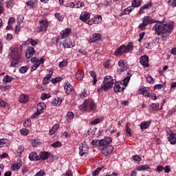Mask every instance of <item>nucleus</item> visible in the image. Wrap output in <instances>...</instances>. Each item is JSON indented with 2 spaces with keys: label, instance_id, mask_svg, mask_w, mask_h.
I'll list each match as a JSON object with an SVG mask.
<instances>
[{
  "label": "nucleus",
  "instance_id": "1",
  "mask_svg": "<svg viewBox=\"0 0 176 176\" xmlns=\"http://www.w3.org/2000/svg\"><path fill=\"white\" fill-rule=\"evenodd\" d=\"M154 27L152 28V31L155 32L156 35H166L172 32L174 25L171 23H164L163 21H156Z\"/></svg>",
  "mask_w": 176,
  "mask_h": 176
},
{
  "label": "nucleus",
  "instance_id": "2",
  "mask_svg": "<svg viewBox=\"0 0 176 176\" xmlns=\"http://www.w3.org/2000/svg\"><path fill=\"white\" fill-rule=\"evenodd\" d=\"M114 83L115 80L113 79V77L111 76H106L102 83L101 87L97 90L98 93H102V90L104 91H108L109 89H112V87H113Z\"/></svg>",
  "mask_w": 176,
  "mask_h": 176
},
{
  "label": "nucleus",
  "instance_id": "3",
  "mask_svg": "<svg viewBox=\"0 0 176 176\" xmlns=\"http://www.w3.org/2000/svg\"><path fill=\"white\" fill-rule=\"evenodd\" d=\"M80 111H87V112H91L97 109V105L91 99L86 100L82 104L78 106Z\"/></svg>",
  "mask_w": 176,
  "mask_h": 176
},
{
  "label": "nucleus",
  "instance_id": "4",
  "mask_svg": "<svg viewBox=\"0 0 176 176\" xmlns=\"http://www.w3.org/2000/svg\"><path fill=\"white\" fill-rule=\"evenodd\" d=\"M10 57L12 59L10 67L17 68L19 67V61H20L21 54L19 48H14L11 50Z\"/></svg>",
  "mask_w": 176,
  "mask_h": 176
},
{
  "label": "nucleus",
  "instance_id": "5",
  "mask_svg": "<svg viewBox=\"0 0 176 176\" xmlns=\"http://www.w3.org/2000/svg\"><path fill=\"white\" fill-rule=\"evenodd\" d=\"M142 23H140L138 26L140 30H144L146 28V26L151 24H155L156 23V20L153 19L152 17L149 16H145L142 19Z\"/></svg>",
  "mask_w": 176,
  "mask_h": 176
},
{
  "label": "nucleus",
  "instance_id": "6",
  "mask_svg": "<svg viewBox=\"0 0 176 176\" xmlns=\"http://www.w3.org/2000/svg\"><path fill=\"white\" fill-rule=\"evenodd\" d=\"M46 108V104L43 102H40L37 105V111L32 116V119H35L37 116H39L41 113H43V109Z\"/></svg>",
  "mask_w": 176,
  "mask_h": 176
},
{
  "label": "nucleus",
  "instance_id": "7",
  "mask_svg": "<svg viewBox=\"0 0 176 176\" xmlns=\"http://www.w3.org/2000/svg\"><path fill=\"white\" fill-rule=\"evenodd\" d=\"M39 32H43L44 31L46 32L47 30V27H49V21H47V19H43L41 21H39Z\"/></svg>",
  "mask_w": 176,
  "mask_h": 176
},
{
  "label": "nucleus",
  "instance_id": "8",
  "mask_svg": "<svg viewBox=\"0 0 176 176\" xmlns=\"http://www.w3.org/2000/svg\"><path fill=\"white\" fill-rule=\"evenodd\" d=\"M87 152H89V146L86 142H84L79 146V155L80 156H85Z\"/></svg>",
  "mask_w": 176,
  "mask_h": 176
},
{
  "label": "nucleus",
  "instance_id": "9",
  "mask_svg": "<svg viewBox=\"0 0 176 176\" xmlns=\"http://www.w3.org/2000/svg\"><path fill=\"white\" fill-rule=\"evenodd\" d=\"M168 140L171 145L176 144V134L171 131H167Z\"/></svg>",
  "mask_w": 176,
  "mask_h": 176
},
{
  "label": "nucleus",
  "instance_id": "10",
  "mask_svg": "<svg viewBox=\"0 0 176 176\" xmlns=\"http://www.w3.org/2000/svg\"><path fill=\"white\" fill-rule=\"evenodd\" d=\"M112 142V138H104L102 140H99L98 146H102V148H105L109 144Z\"/></svg>",
  "mask_w": 176,
  "mask_h": 176
},
{
  "label": "nucleus",
  "instance_id": "11",
  "mask_svg": "<svg viewBox=\"0 0 176 176\" xmlns=\"http://www.w3.org/2000/svg\"><path fill=\"white\" fill-rule=\"evenodd\" d=\"M140 63L144 68H148V67H149V57H148L146 55L141 56Z\"/></svg>",
  "mask_w": 176,
  "mask_h": 176
},
{
  "label": "nucleus",
  "instance_id": "12",
  "mask_svg": "<svg viewBox=\"0 0 176 176\" xmlns=\"http://www.w3.org/2000/svg\"><path fill=\"white\" fill-rule=\"evenodd\" d=\"M80 20L84 23H86L87 24H89L91 20L90 14H89L87 12H82L80 15Z\"/></svg>",
  "mask_w": 176,
  "mask_h": 176
},
{
  "label": "nucleus",
  "instance_id": "13",
  "mask_svg": "<svg viewBox=\"0 0 176 176\" xmlns=\"http://www.w3.org/2000/svg\"><path fill=\"white\" fill-rule=\"evenodd\" d=\"M124 89H126V87L122 82H115L113 87L114 93H120V91H123Z\"/></svg>",
  "mask_w": 176,
  "mask_h": 176
},
{
  "label": "nucleus",
  "instance_id": "14",
  "mask_svg": "<svg viewBox=\"0 0 176 176\" xmlns=\"http://www.w3.org/2000/svg\"><path fill=\"white\" fill-rule=\"evenodd\" d=\"M124 53H127V51L126 50V45H122L116 50L115 56H122Z\"/></svg>",
  "mask_w": 176,
  "mask_h": 176
},
{
  "label": "nucleus",
  "instance_id": "15",
  "mask_svg": "<svg viewBox=\"0 0 176 176\" xmlns=\"http://www.w3.org/2000/svg\"><path fill=\"white\" fill-rule=\"evenodd\" d=\"M111 152H113V146L109 145L106 146V147L103 148L101 151V153L104 156H108Z\"/></svg>",
  "mask_w": 176,
  "mask_h": 176
},
{
  "label": "nucleus",
  "instance_id": "16",
  "mask_svg": "<svg viewBox=\"0 0 176 176\" xmlns=\"http://www.w3.org/2000/svg\"><path fill=\"white\" fill-rule=\"evenodd\" d=\"M102 21V17L100 15H98L94 18H91L89 22V25H93V24H99Z\"/></svg>",
  "mask_w": 176,
  "mask_h": 176
},
{
  "label": "nucleus",
  "instance_id": "17",
  "mask_svg": "<svg viewBox=\"0 0 176 176\" xmlns=\"http://www.w3.org/2000/svg\"><path fill=\"white\" fill-rule=\"evenodd\" d=\"M74 46H75V45L69 38H66L63 43V47H64V49H69L74 47Z\"/></svg>",
  "mask_w": 176,
  "mask_h": 176
},
{
  "label": "nucleus",
  "instance_id": "18",
  "mask_svg": "<svg viewBox=\"0 0 176 176\" xmlns=\"http://www.w3.org/2000/svg\"><path fill=\"white\" fill-rule=\"evenodd\" d=\"M64 89L66 94H72L74 93V87L69 82L65 84Z\"/></svg>",
  "mask_w": 176,
  "mask_h": 176
},
{
  "label": "nucleus",
  "instance_id": "19",
  "mask_svg": "<svg viewBox=\"0 0 176 176\" xmlns=\"http://www.w3.org/2000/svg\"><path fill=\"white\" fill-rule=\"evenodd\" d=\"M34 54H35V49H34L32 47H28L25 54L26 58L29 60V58H31Z\"/></svg>",
  "mask_w": 176,
  "mask_h": 176
},
{
  "label": "nucleus",
  "instance_id": "20",
  "mask_svg": "<svg viewBox=\"0 0 176 176\" xmlns=\"http://www.w3.org/2000/svg\"><path fill=\"white\" fill-rule=\"evenodd\" d=\"M118 69L120 72H124V71H127V65L124 63V60H120L118 62Z\"/></svg>",
  "mask_w": 176,
  "mask_h": 176
},
{
  "label": "nucleus",
  "instance_id": "21",
  "mask_svg": "<svg viewBox=\"0 0 176 176\" xmlns=\"http://www.w3.org/2000/svg\"><path fill=\"white\" fill-rule=\"evenodd\" d=\"M31 61L33 63L34 65L32 66L31 71H35L39 67V59L36 57H33L31 58Z\"/></svg>",
  "mask_w": 176,
  "mask_h": 176
},
{
  "label": "nucleus",
  "instance_id": "22",
  "mask_svg": "<svg viewBox=\"0 0 176 176\" xmlns=\"http://www.w3.org/2000/svg\"><path fill=\"white\" fill-rule=\"evenodd\" d=\"M71 35V29L66 28L60 32V38L61 39H65L67 36Z\"/></svg>",
  "mask_w": 176,
  "mask_h": 176
},
{
  "label": "nucleus",
  "instance_id": "23",
  "mask_svg": "<svg viewBox=\"0 0 176 176\" xmlns=\"http://www.w3.org/2000/svg\"><path fill=\"white\" fill-rule=\"evenodd\" d=\"M30 100V96L27 94H22L19 97V101L21 104H25Z\"/></svg>",
  "mask_w": 176,
  "mask_h": 176
},
{
  "label": "nucleus",
  "instance_id": "24",
  "mask_svg": "<svg viewBox=\"0 0 176 176\" xmlns=\"http://www.w3.org/2000/svg\"><path fill=\"white\" fill-rule=\"evenodd\" d=\"M29 159L31 162H38L40 160L39 155L35 152H32L29 154Z\"/></svg>",
  "mask_w": 176,
  "mask_h": 176
},
{
  "label": "nucleus",
  "instance_id": "25",
  "mask_svg": "<svg viewBox=\"0 0 176 176\" xmlns=\"http://www.w3.org/2000/svg\"><path fill=\"white\" fill-rule=\"evenodd\" d=\"M139 94H142L144 97H149L151 96V93L149 92V89L143 87L140 89L138 91Z\"/></svg>",
  "mask_w": 176,
  "mask_h": 176
},
{
  "label": "nucleus",
  "instance_id": "26",
  "mask_svg": "<svg viewBox=\"0 0 176 176\" xmlns=\"http://www.w3.org/2000/svg\"><path fill=\"white\" fill-rule=\"evenodd\" d=\"M101 39V34L95 33L93 34L92 38L89 40V43H94V42H97V41H100Z\"/></svg>",
  "mask_w": 176,
  "mask_h": 176
},
{
  "label": "nucleus",
  "instance_id": "27",
  "mask_svg": "<svg viewBox=\"0 0 176 176\" xmlns=\"http://www.w3.org/2000/svg\"><path fill=\"white\" fill-rule=\"evenodd\" d=\"M49 156H50V154L47 151H41L38 155V157H40V160H47V159L49 158Z\"/></svg>",
  "mask_w": 176,
  "mask_h": 176
},
{
  "label": "nucleus",
  "instance_id": "28",
  "mask_svg": "<svg viewBox=\"0 0 176 176\" xmlns=\"http://www.w3.org/2000/svg\"><path fill=\"white\" fill-rule=\"evenodd\" d=\"M134 10V8L133 6H129L125 8L124 10H122L120 16H125L126 14H130L131 12Z\"/></svg>",
  "mask_w": 176,
  "mask_h": 176
},
{
  "label": "nucleus",
  "instance_id": "29",
  "mask_svg": "<svg viewBox=\"0 0 176 176\" xmlns=\"http://www.w3.org/2000/svg\"><path fill=\"white\" fill-rule=\"evenodd\" d=\"M84 76H85V73L83 72V71L78 70V72L76 74L75 78L77 80H82Z\"/></svg>",
  "mask_w": 176,
  "mask_h": 176
},
{
  "label": "nucleus",
  "instance_id": "30",
  "mask_svg": "<svg viewBox=\"0 0 176 176\" xmlns=\"http://www.w3.org/2000/svg\"><path fill=\"white\" fill-rule=\"evenodd\" d=\"M61 102H63V100L60 98H56L55 99L52 100V105L54 107H58L61 105Z\"/></svg>",
  "mask_w": 176,
  "mask_h": 176
},
{
  "label": "nucleus",
  "instance_id": "31",
  "mask_svg": "<svg viewBox=\"0 0 176 176\" xmlns=\"http://www.w3.org/2000/svg\"><path fill=\"white\" fill-rule=\"evenodd\" d=\"M149 126H151V122H143L140 124V129L141 130H146V129H149Z\"/></svg>",
  "mask_w": 176,
  "mask_h": 176
},
{
  "label": "nucleus",
  "instance_id": "32",
  "mask_svg": "<svg viewBox=\"0 0 176 176\" xmlns=\"http://www.w3.org/2000/svg\"><path fill=\"white\" fill-rule=\"evenodd\" d=\"M21 162H19L18 163H15V164H13L12 166H11V170L12 171H16V170H20V168H21Z\"/></svg>",
  "mask_w": 176,
  "mask_h": 176
},
{
  "label": "nucleus",
  "instance_id": "33",
  "mask_svg": "<svg viewBox=\"0 0 176 176\" xmlns=\"http://www.w3.org/2000/svg\"><path fill=\"white\" fill-rule=\"evenodd\" d=\"M125 49L126 50V53H129L130 52H133L134 50V44L133 42L129 43L126 46L125 45Z\"/></svg>",
  "mask_w": 176,
  "mask_h": 176
},
{
  "label": "nucleus",
  "instance_id": "34",
  "mask_svg": "<svg viewBox=\"0 0 176 176\" xmlns=\"http://www.w3.org/2000/svg\"><path fill=\"white\" fill-rule=\"evenodd\" d=\"M131 3L133 8H140L142 3V0H133Z\"/></svg>",
  "mask_w": 176,
  "mask_h": 176
},
{
  "label": "nucleus",
  "instance_id": "35",
  "mask_svg": "<svg viewBox=\"0 0 176 176\" xmlns=\"http://www.w3.org/2000/svg\"><path fill=\"white\" fill-rule=\"evenodd\" d=\"M60 127V126L58 124H54L52 128L50 130L49 135H53L56 131H57V129Z\"/></svg>",
  "mask_w": 176,
  "mask_h": 176
},
{
  "label": "nucleus",
  "instance_id": "36",
  "mask_svg": "<svg viewBox=\"0 0 176 176\" xmlns=\"http://www.w3.org/2000/svg\"><path fill=\"white\" fill-rule=\"evenodd\" d=\"M28 42H29V43H30L32 45V46H36V45H38V43H39V40L38 39H32L31 38H29L28 39Z\"/></svg>",
  "mask_w": 176,
  "mask_h": 176
},
{
  "label": "nucleus",
  "instance_id": "37",
  "mask_svg": "<svg viewBox=\"0 0 176 176\" xmlns=\"http://www.w3.org/2000/svg\"><path fill=\"white\" fill-rule=\"evenodd\" d=\"M149 168V165H140L139 166L136 170L137 171H144V170H148Z\"/></svg>",
  "mask_w": 176,
  "mask_h": 176
},
{
  "label": "nucleus",
  "instance_id": "38",
  "mask_svg": "<svg viewBox=\"0 0 176 176\" xmlns=\"http://www.w3.org/2000/svg\"><path fill=\"white\" fill-rule=\"evenodd\" d=\"M89 74L91 78H93V85H96V83H97V75L96 74V72H94V71H91Z\"/></svg>",
  "mask_w": 176,
  "mask_h": 176
},
{
  "label": "nucleus",
  "instance_id": "39",
  "mask_svg": "<svg viewBox=\"0 0 176 176\" xmlns=\"http://www.w3.org/2000/svg\"><path fill=\"white\" fill-rule=\"evenodd\" d=\"M85 6V3L81 1H76L74 3V9H79V8H83Z\"/></svg>",
  "mask_w": 176,
  "mask_h": 176
},
{
  "label": "nucleus",
  "instance_id": "40",
  "mask_svg": "<svg viewBox=\"0 0 176 176\" xmlns=\"http://www.w3.org/2000/svg\"><path fill=\"white\" fill-rule=\"evenodd\" d=\"M130 76H126L125 78L123 79L122 84L124 87L129 85V82H130Z\"/></svg>",
  "mask_w": 176,
  "mask_h": 176
},
{
  "label": "nucleus",
  "instance_id": "41",
  "mask_svg": "<svg viewBox=\"0 0 176 176\" xmlns=\"http://www.w3.org/2000/svg\"><path fill=\"white\" fill-rule=\"evenodd\" d=\"M145 78H146V81L148 82V83H151L152 85H153V83H155V80H153V78H152V76L146 74L145 76Z\"/></svg>",
  "mask_w": 176,
  "mask_h": 176
},
{
  "label": "nucleus",
  "instance_id": "42",
  "mask_svg": "<svg viewBox=\"0 0 176 176\" xmlns=\"http://www.w3.org/2000/svg\"><path fill=\"white\" fill-rule=\"evenodd\" d=\"M12 80H13V78H12V76H10L7 75L3 78V82H4V83H10V82H12Z\"/></svg>",
  "mask_w": 176,
  "mask_h": 176
},
{
  "label": "nucleus",
  "instance_id": "43",
  "mask_svg": "<svg viewBox=\"0 0 176 176\" xmlns=\"http://www.w3.org/2000/svg\"><path fill=\"white\" fill-rule=\"evenodd\" d=\"M125 131L127 134V137H131V129L129 127V123H126V124Z\"/></svg>",
  "mask_w": 176,
  "mask_h": 176
},
{
  "label": "nucleus",
  "instance_id": "44",
  "mask_svg": "<svg viewBox=\"0 0 176 176\" xmlns=\"http://www.w3.org/2000/svg\"><path fill=\"white\" fill-rule=\"evenodd\" d=\"M103 118H96L94 120L91 122V124H92L93 126L96 125V124H98V123H100V122H102Z\"/></svg>",
  "mask_w": 176,
  "mask_h": 176
},
{
  "label": "nucleus",
  "instance_id": "45",
  "mask_svg": "<svg viewBox=\"0 0 176 176\" xmlns=\"http://www.w3.org/2000/svg\"><path fill=\"white\" fill-rule=\"evenodd\" d=\"M32 145L34 146V148H36V146L41 145V142L38 140H34L32 141Z\"/></svg>",
  "mask_w": 176,
  "mask_h": 176
},
{
  "label": "nucleus",
  "instance_id": "46",
  "mask_svg": "<svg viewBox=\"0 0 176 176\" xmlns=\"http://www.w3.org/2000/svg\"><path fill=\"white\" fill-rule=\"evenodd\" d=\"M51 146H52V148H60V146H63V144L58 141L51 144Z\"/></svg>",
  "mask_w": 176,
  "mask_h": 176
},
{
  "label": "nucleus",
  "instance_id": "47",
  "mask_svg": "<svg viewBox=\"0 0 176 176\" xmlns=\"http://www.w3.org/2000/svg\"><path fill=\"white\" fill-rule=\"evenodd\" d=\"M16 152L19 156H21V154L23 153V152H24V146H19L17 148Z\"/></svg>",
  "mask_w": 176,
  "mask_h": 176
},
{
  "label": "nucleus",
  "instance_id": "48",
  "mask_svg": "<svg viewBox=\"0 0 176 176\" xmlns=\"http://www.w3.org/2000/svg\"><path fill=\"white\" fill-rule=\"evenodd\" d=\"M68 64V62L65 60H63L62 62H60L58 65L59 68H64V67H67Z\"/></svg>",
  "mask_w": 176,
  "mask_h": 176
},
{
  "label": "nucleus",
  "instance_id": "49",
  "mask_svg": "<svg viewBox=\"0 0 176 176\" xmlns=\"http://www.w3.org/2000/svg\"><path fill=\"white\" fill-rule=\"evenodd\" d=\"M152 109L151 110L153 111H157V109H159V103H153L151 104Z\"/></svg>",
  "mask_w": 176,
  "mask_h": 176
},
{
  "label": "nucleus",
  "instance_id": "50",
  "mask_svg": "<svg viewBox=\"0 0 176 176\" xmlns=\"http://www.w3.org/2000/svg\"><path fill=\"white\" fill-rule=\"evenodd\" d=\"M101 170H102V168H101V167L97 168L95 170V171H94V172L92 173V175H93V176H97V175H98V174H100V171H101Z\"/></svg>",
  "mask_w": 176,
  "mask_h": 176
},
{
  "label": "nucleus",
  "instance_id": "51",
  "mask_svg": "<svg viewBox=\"0 0 176 176\" xmlns=\"http://www.w3.org/2000/svg\"><path fill=\"white\" fill-rule=\"evenodd\" d=\"M164 87V84H157L154 85V89L155 90H160Z\"/></svg>",
  "mask_w": 176,
  "mask_h": 176
},
{
  "label": "nucleus",
  "instance_id": "52",
  "mask_svg": "<svg viewBox=\"0 0 176 176\" xmlns=\"http://www.w3.org/2000/svg\"><path fill=\"white\" fill-rule=\"evenodd\" d=\"M21 133L22 134V135H28V134L30 133V130L27 129H22L21 130Z\"/></svg>",
  "mask_w": 176,
  "mask_h": 176
},
{
  "label": "nucleus",
  "instance_id": "53",
  "mask_svg": "<svg viewBox=\"0 0 176 176\" xmlns=\"http://www.w3.org/2000/svg\"><path fill=\"white\" fill-rule=\"evenodd\" d=\"M27 71H28V67H27L26 66L21 67L19 69V72L21 74H25V72H27Z\"/></svg>",
  "mask_w": 176,
  "mask_h": 176
},
{
  "label": "nucleus",
  "instance_id": "54",
  "mask_svg": "<svg viewBox=\"0 0 176 176\" xmlns=\"http://www.w3.org/2000/svg\"><path fill=\"white\" fill-rule=\"evenodd\" d=\"M60 80H63V77H57L52 80V83H58V82H60Z\"/></svg>",
  "mask_w": 176,
  "mask_h": 176
},
{
  "label": "nucleus",
  "instance_id": "55",
  "mask_svg": "<svg viewBox=\"0 0 176 176\" xmlns=\"http://www.w3.org/2000/svg\"><path fill=\"white\" fill-rule=\"evenodd\" d=\"M55 17L58 19V20H59L60 21H63V20H64V18L63 17V16H61V14L58 12H56L55 14Z\"/></svg>",
  "mask_w": 176,
  "mask_h": 176
},
{
  "label": "nucleus",
  "instance_id": "56",
  "mask_svg": "<svg viewBox=\"0 0 176 176\" xmlns=\"http://www.w3.org/2000/svg\"><path fill=\"white\" fill-rule=\"evenodd\" d=\"M51 96L50 94H43L41 96V100H46L47 98H50Z\"/></svg>",
  "mask_w": 176,
  "mask_h": 176
},
{
  "label": "nucleus",
  "instance_id": "57",
  "mask_svg": "<svg viewBox=\"0 0 176 176\" xmlns=\"http://www.w3.org/2000/svg\"><path fill=\"white\" fill-rule=\"evenodd\" d=\"M133 159L135 160V162H138V163H140V162L142 160L141 157H140L138 155H133Z\"/></svg>",
  "mask_w": 176,
  "mask_h": 176
},
{
  "label": "nucleus",
  "instance_id": "58",
  "mask_svg": "<svg viewBox=\"0 0 176 176\" xmlns=\"http://www.w3.org/2000/svg\"><path fill=\"white\" fill-rule=\"evenodd\" d=\"M68 120H71L72 119H74V113L72 111H69L67 114Z\"/></svg>",
  "mask_w": 176,
  "mask_h": 176
},
{
  "label": "nucleus",
  "instance_id": "59",
  "mask_svg": "<svg viewBox=\"0 0 176 176\" xmlns=\"http://www.w3.org/2000/svg\"><path fill=\"white\" fill-rule=\"evenodd\" d=\"M65 6H66V8H75V3H74V2L67 3L65 4Z\"/></svg>",
  "mask_w": 176,
  "mask_h": 176
},
{
  "label": "nucleus",
  "instance_id": "60",
  "mask_svg": "<svg viewBox=\"0 0 176 176\" xmlns=\"http://www.w3.org/2000/svg\"><path fill=\"white\" fill-rule=\"evenodd\" d=\"M164 173H166V174H168L170 171H171V168H170V166L166 165L164 168Z\"/></svg>",
  "mask_w": 176,
  "mask_h": 176
},
{
  "label": "nucleus",
  "instance_id": "61",
  "mask_svg": "<svg viewBox=\"0 0 176 176\" xmlns=\"http://www.w3.org/2000/svg\"><path fill=\"white\" fill-rule=\"evenodd\" d=\"M46 173H45V170H41L38 171L34 176H44L45 175Z\"/></svg>",
  "mask_w": 176,
  "mask_h": 176
},
{
  "label": "nucleus",
  "instance_id": "62",
  "mask_svg": "<svg viewBox=\"0 0 176 176\" xmlns=\"http://www.w3.org/2000/svg\"><path fill=\"white\" fill-rule=\"evenodd\" d=\"M49 74L45 76L47 79H50L52 78V76L53 75V69H48Z\"/></svg>",
  "mask_w": 176,
  "mask_h": 176
},
{
  "label": "nucleus",
  "instance_id": "63",
  "mask_svg": "<svg viewBox=\"0 0 176 176\" xmlns=\"http://www.w3.org/2000/svg\"><path fill=\"white\" fill-rule=\"evenodd\" d=\"M63 176H72V171L71 170H67L65 174H63Z\"/></svg>",
  "mask_w": 176,
  "mask_h": 176
},
{
  "label": "nucleus",
  "instance_id": "64",
  "mask_svg": "<svg viewBox=\"0 0 176 176\" xmlns=\"http://www.w3.org/2000/svg\"><path fill=\"white\" fill-rule=\"evenodd\" d=\"M169 5L176 6V0H169Z\"/></svg>",
  "mask_w": 176,
  "mask_h": 176
}]
</instances>
